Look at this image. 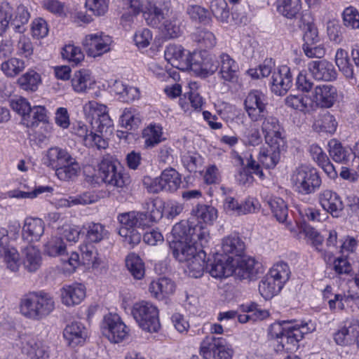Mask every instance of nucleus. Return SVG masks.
Wrapping results in <instances>:
<instances>
[{"mask_svg":"<svg viewBox=\"0 0 359 359\" xmlns=\"http://www.w3.org/2000/svg\"><path fill=\"white\" fill-rule=\"evenodd\" d=\"M334 62L339 70L348 79L353 78V67L350 62L348 52L338 48L335 53Z\"/></svg>","mask_w":359,"mask_h":359,"instance_id":"48","label":"nucleus"},{"mask_svg":"<svg viewBox=\"0 0 359 359\" xmlns=\"http://www.w3.org/2000/svg\"><path fill=\"white\" fill-rule=\"evenodd\" d=\"M283 287V285L267 275L259 283V291L265 299H269L276 295Z\"/></svg>","mask_w":359,"mask_h":359,"instance_id":"51","label":"nucleus"},{"mask_svg":"<svg viewBox=\"0 0 359 359\" xmlns=\"http://www.w3.org/2000/svg\"><path fill=\"white\" fill-rule=\"evenodd\" d=\"M329 146L330 155L334 161L342 163H348L352 152L350 149L343 147L341 143L335 140L330 141Z\"/></svg>","mask_w":359,"mask_h":359,"instance_id":"54","label":"nucleus"},{"mask_svg":"<svg viewBox=\"0 0 359 359\" xmlns=\"http://www.w3.org/2000/svg\"><path fill=\"white\" fill-rule=\"evenodd\" d=\"M210 10L217 21L222 23L228 22L230 11L225 0H212L210 4Z\"/></svg>","mask_w":359,"mask_h":359,"instance_id":"53","label":"nucleus"},{"mask_svg":"<svg viewBox=\"0 0 359 359\" xmlns=\"http://www.w3.org/2000/svg\"><path fill=\"white\" fill-rule=\"evenodd\" d=\"M344 25L351 29H359V11L353 6L346 8L342 13Z\"/></svg>","mask_w":359,"mask_h":359,"instance_id":"59","label":"nucleus"},{"mask_svg":"<svg viewBox=\"0 0 359 359\" xmlns=\"http://www.w3.org/2000/svg\"><path fill=\"white\" fill-rule=\"evenodd\" d=\"M22 350L30 359H46L49 354V347L46 344L32 337L22 339Z\"/></svg>","mask_w":359,"mask_h":359,"instance_id":"28","label":"nucleus"},{"mask_svg":"<svg viewBox=\"0 0 359 359\" xmlns=\"http://www.w3.org/2000/svg\"><path fill=\"white\" fill-rule=\"evenodd\" d=\"M181 183L180 174L174 168H167L162 172L159 178L152 182L149 191L158 193L165 190L173 192L180 188Z\"/></svg>","mask_w":359,"mask_h":359,"instance_id":"13","label":"nucleus"},{"mask_svg":"<svg viewBox=\"0 0 359 359\" xmlns=\"http://www.w3.org/2000/svg\"><path fill=\"white\" fill-rule=\"evenodd\" d=\"M126 266L131 276L136 280H141L145 275L144 263L140 257L131 252L127 255L125 259Z\"/></svg>","mask_w":359,"mask_h":359,"instance_id":"44","label":"nucleus"},{"mask_svg":"<svg viewBox=\"0 0 359 359\" xmlns=\"http://www.w3.org/2000/svg\"><path fill=\"white\" fill-rule=\"evenodd\" d=\"M359 334V320L355 318L347 320L334 336L335 342L340 346H347L355 342Z\"/></svg>","mask_w":359,"mask_h":359,"instance_id":"25","label":"nucleus"},{"mask_svg":"<svg viewBox=\"0 0 359 359\" xmlns=\"http://www.w3.org/2000/svg\"><path fill=\"white\" fill-rule=\"evenodd\" d=\"M285 104L287 107L302 112L310 110L312 107V102L310 98L305 95H289L285 99Z\"/></svg>","mask_w":359,"mask_h":359,"instance_id":"50","label":"nucleus"},{"mask_svg":"<svg viewBox=\"0 0 359 359\" xmlns=\"http://www.w3.org/2000/svg\"><path fill=\"white\" fill-rule=\"evenodd\" d=\"M24 266L29 272L37 271L41 266L42 257L39 249L32 245L24 250Z\"/></svg>","mask_w":359,"mask_h":359,"instance_id":"45","label":"nucleus"},{"mask_svg":"<svg viewBox=\"0 0 359 359\" xmlns=\"http://www.w3.org/2000/svg\"><path fill=\"white\" fill-rule=\"evenodd\" d=\"M191 218L182 220L175 224L172 229V239L170 248L172 255L177 260H184L185 250L191 255L195 250V246L204 248L210 239L209 230L202 224H194Z\"/></svg>","mask_w":359,"mask_h":359,"instance_id":"1","label":"nucleus"},{"mask_svg":"<svg viewBox=\"0 0 359 359\" xmlns=\"http://www.w3.org/2000/svg\"><path fill=\"white\" fill-rule=\"evenodd\" d=\"M4 258L6 266L11 271H17L20 265V255L17 250L11 246L7 229H0V258Z\"/></svg>","mask_w":359,"mask_h":359,"instance_id":"14","label":"nucleus"},{"mask_svg":"<svg viewBox=\"0 0 359 359\" xmlns=\"http://www.w3.org/2000/svg\"><path fill=\"white\" fill-rule=\"evenodd\" d=\"M171 11L170 1H165L162 5L149 1L142 13L147 24L158 28L170 15Z\"/></svg>","mask_w":359,"mask_h":359,"instance_id":"12","label":"nucleus"},{"mask_svg":"<svg viewBox=\"0 0 359 359\" xmlns=\"http://www.w3.org/2000/svg\"><path fill=\"white\" fill-rule=\"evenodd\" d=\"M307 67L316 81L332 82L337 79L338 73L334 65L327 60H312L308 63Z\"/></svg>","mask_w":359,"mask_h":359,"instance_id":"17","label":"nucleus"},{"mask_svg":"<svg viewBox=\"0 0 359 359\" xmlns=\"http://www.w3.org/2000/svg\"><path fill=\"white\" fill-rule=\"evenodd\" d=\"M221 249L224 256L232 261L243 255L245 245L241 237L236 233L224 237L221 241Z\"/></svg>","mask_w":359,"mask_h":359,"instance_id":"23","label":"nucleus"},{"mask_svg":"<svg viewBox=\"0 0 359 359\" xmlns=\"http://www.w3.org/2000/svg\"><path fill=\"white\" fill-rule=\"evenodd\" d=\"M182 163L189 172H196L198 166L201 165L202 158L196 154L187 153L182 156Z\"/></svg>","mask_w":359,"mask_h":359,"instance_id":"64","label":"nucleus"},{"mask_svg":"<svg viewBox=\"0 0 359 359\" xmlns=\"http://www.w3.org/2000/svg\"><path fill=\"white\" fill-rule=\"evenodd\" d=\"M313 100L316 103L325 108L332 107L337 100V88L332 85H318L313 92Z\"/></svg>","mask_w":359,"mask_h":359,"instance_id":"29","label":"nucleus"},{"mask_svg":"<svg viewBox=\"0 0 359 359\" xmlns=\"http://www.w3.org/2000/svg\"><path fill=\"white\" fill-rule=\"evenodd\" d=\"M165 59L173 67L179 69L187 70L191 68L192 53H186L181 45L170 44L165 50Z\"/></svg>","mask_w":359,"mask_h":359,"instance_id":"19","label":"nucleus"},{"mask_svg":"<svg viewBox=\"0 0 359 359\" xmlns=\"http://www.w3.org/2000/svg\"><path fill=\"white\" fill-rule=\"evenodd\" d=\"M266 97L261 91L251 90L244 100V108L249 118L254 122L262 120L267 114Z\"/></svg>","mask_w":359,"mask_h":359,"instance_id":"11","label":"nucleus"},{"mask_svg":"<svg viewBox=\"0 0 359 359\" xmlns=\"http://www.w3.org/2000/svg\"><path fill=\"white\" fill-rule=\"evenodd\" d=\"M255 260L242 256L231 262L232 276L240 280L250 279L255 274Z\"/></svg>","mask_w":359,"mask_h":359,"instance_id":"30","label":"nucleus"},{"mask_svg":"<svg viewBox=\"0 0 359 359\" xmlns=\"http://www.w3.org/2000/svg\"><path fill=\"white\" fill-rule=\"evenodd\" d=\"M45 223L39 218L28 217L22 227V238L28 242L39 241L44 233Z\"/></svg>","mask_w":359,"mask_h":359,"instance_id":"32","label":"nucleus"},{"mask_svg":"<svg viewBox=\"0 0 359 359\" xmlns=\"http://www.w3.org/2000/svg\"><path fill=\"white\" fill-rule=\"evenodd\" d=\"M206 271L215 278H227L232 276L231 260L224 255L217 254L206 264Z\"/></svg>","mask_w":359,"mask_h":359,"instance_id":"24","label":"nucleus"},{"mask_svg":"<svg viewBox=\"0 0 359 359\" xmlns=\"http://www.w3.org/2000/svg\"><path fill=\"white\" fill-rule=\"evenodd\" d=\"M40 81V75L34 70H29L18 80L22 89L30 91H35Z\"/></svg>","mask_w":359,"mask_h":359,"instance_id":"56","label":"nucleus"},{"mask_svg":"<svg viewBox=\"0 0 359 359\" xmlns=\"http://www.w3.org/2000/svg\"><path fill=\"white\" fill-rule=\"evenodd\" d=\"M199 353L203 359H232L234 351L222 338L214 339L212 342L205 339L201 343Z\"/></svg>","mask_w":359,"mask_h":359,"instance_id":"10","label":"nucleus"},{"mask_svg":"<svg viewBox=\"0 0 359 359\" xmlns=\"http://www.w3.org/2000/svg\"><path fill=\"white\" fill-rule=\"evenodd\" d=\"M267 203L276 220L280 223L285 222L286 226L294 234L296 231L292 226L291 223L286 221L288 215V208L285 201L278 196H271L268 199Z\"/></svg>","mask_w":359,"mask_h":359,"instance_id":"35","label":"nucleus"},{"mask_svg":"<svg viewBox=\"0 0 359 359\" xmlns=\"http://www.w3.org/2000/svg\"><path fill=\"white\" fill-rule=\"evenodd\" d=\"M1 70L7 76L14 77L25 68L23 60L13 57L1 64Z\"/></svg>","mask_w":359,"mask_h":359,"instance_id":"57","label":"nucleus"},{"mask_svg":"<svg viewBox=\"0 0 359 359\" xmlns=\"http://www.w3.org/2000/svg\"><path fill=\"white\" fill-rule=\"evenodd\" d=\"M91 184L105 183L116 188H123L129 185L130 179L123 172L120 163L113 156H104L94 167V174L91 177Z\"/></svg>","mask_w":359,"mask_h":359,"instance_id":"3","label":"nucleus"},{"mask_svg":"<svg viewBox=\"0 0 359 359\" xmlns=\"http://www.w3.org/2000/svg\"><path fill=\"white\" fill-rule=\"evenodd\" d=\"M20 313L26 318L39 321L45 319L55 309L54 297L44 291L31 292L20 299Z\"/></svg>","mask_w":359,"mask_h":359,"instance_id":"2","label":"nucleus"},{"mask_svg":"<svg viewBox=\"0 0 359 359\" xmlns=\"http://www.w3.org/2000/svg\"><path fill=\"white\" fill-rule=\"evenodd\" d=\"M144 215L147 218V225L150 223L157 222L163 217V205L161 201L156 200H149L144 203L143 205Z\"/></svg>","mask_w":359,"mask_h":359,"instance_id":"47","label":"nucleus"},{"mask_svg":"<svg viewBox=\"0 0 359 359\" xmlns=\"http://www.w3.org/2000/svg\"><path fill=\"white\" fill-rule=\"evenodd\" d=\"M271 90L277 95H285L291 88L292 76L289 67L283 65L273 72L271 79Z\"/></svg>","mask_w":359,"mask_h":359,"instance_id":"21","label":"nucleus"},{"mask_svg":"<svg viewBox=\"0 0 359 359\" xmlns=\"http://www.w3.org/2000/svg\"><path fill=\"white\" fill-rule=\"evenodd\" d=\"M184 251H187L186 250ZM185 259L178 260L180 262L184 263V271L188 276L193 278H200L203 276V272L206 267L205 256L206 254L203 250H197V246H195V250L191 255L188 252H184Z\"/></svg>","mask_w":359,"mask_h":359,"instance_id":"18","label":"nucleus"},{"mask_svg":"<svg viewBox=\"0 0 359 359\" xmlns=\"http://www.w3.org/2000/svg\"><path fill=\"white\" fill-rule=\"evenodd\" d=\"M267 147H262L258 160L266 168H273L278 163L280 158V148L284 145L267 144Z\"/></svg>","mask_w":359,"mask_h":359,"instance_id":"37","label":"nucleus"},{"mask_svg":"<svg viewBox=\"0 0 359 359\" xmlns=\"http://www.w3.org/2000/svg\"><path fill=\"white\" fill-rule=\"evenodd\" d=\"M62 56L64 59H67L75 65L79 64L84 59V54L81 52V49L70 44L63 48Z\"/></svg>","mask_w":359,"mask_h":359,"instance_id":"63","label":"nucleus"},{"mask_svg":"<svg viewBox=\"0 0 359 359\" xmlns=\"http://www.w3.org/2000/svg\"><path fill=\"white\" fill-rule=\"evenodd\" d=\"M191 69L203 76L213 74L219 68L217 58L215 60L205 51L193 52Z\"/></svg>","mask_w":359,"mask_h":359,"instance_id":"20","label":"nucleus"},{"mask_svg":"<svg viewBox=\"0 0 359 359\" xmlns=\"http://www.w3.org/2000/svg\"><path fill=\"white\" fill-rule=\"evenodd\" d=\"M112 121L105 104L91 102V142L98 149L108 147L107 135L111 132Z\"/></svg>","mask_w":359,"mask_h":359,"instance_id":"4","label":"nucleus"},{"mask_svg":"<svg viewBox=\"0 0 359 359\" xmlns=\"http://www.w3.org/2000/svg\"><path fill=\"white\" fill-rule=\"evenodd\" d=\"M262 130L266 144L284 145L283 128L277 118L265 116L262 123Z\"/></svg>","mask_w":359,"mask_h":359,"instance_id":"16","label":"nucleus"},{"mask_svg":"<svg viewBox=\"0 0 359 359\" xmlns=\"http://www.w3.org/2000/svg\"><path fill=\"white\" fill-rule=\"evenodd\" d=\"M140 123V118L135 109L126 108L121 116V126L127 129L137 127Z\"/></svg>","mask_w":359,"mask_h":359,"instance_id":"60","label":"nucleus"},{"mask_svg":"<svg viewBox=\"0 0 359 359\" xmlns=\"http://www.w3.org/2000/svg\"><path fill=\"white\" fill-rule=\"evenodd\" d=\"M100 327L102 335L114 344L121 342L129 334L128 328L116 313L105 315Z\"/></svg>","mask_w":359,"mask_h":359,"instance_id":"8","label":"nucleus"},{"mask_svg":"<svg viewBox=\"0 0 359 359\" xmlns=\"http://www.w3.org/2000/svg\"><path fill=\"white\" fill-rule=\"evenodd\" d=\"M175 288V284L170 279L161 278L151 282L149 291L154 297L162 299L172 294Z\"/></svg>","mask_w":359,"mask_h":359,"instance_id":"38","label":"nucleus"},{"mask_svg":"<svg viewBox=\"0 0 359 359\" xmlns=\"http://www.w3.org/2000/svg\"><path fill=\"white\" fill-rule=\"evenodd\" d=\"M290 182L294 191L302 195L313 194L321 185L317 170L306 165H301L292 171Z\"/></svg>","mask_w":359,"mask_h":359,"instance_id":"6","label":"nucleus"},{"mask_svg":"<svg viewBox=\"0 0 359 359\" xmlns=\"http://www.w3.org/2000/svg\"><path fill=\"white\" fill-rule=\"evenodd\" d=\"M111 38L102 32L91 34V57H97L111 49Z\"/></svg>","mask_w":359,"mask_h":359,"instance_id":"41","label":"nucleus"},{"mask_svg":"<svg viewBox=\"0 0 359 359\" xmlns=\"http://www.w3.org/2000/svg\"><path fill=\"white\" fill-rule=\"evenodd\" d=\"M132 314L142 330L148 332H157L159 330L158 310L153 304L144 301L135 303L132 309Z\"/></svg>","mask_w":359,"mask_h":359,"instance_id":"7","label":"nucleus"},{"mask_svg":"<svg viewBox=\"0 0 359 359\" xmlns=\"http://www.w3.org/2000/svg\"><path fill=\"white\" fill-rule=\"evenodd\" d=\"M56 175L61 180L67 181L76 177L80 172L79 165L71 157V161L56 170Z\"/></svg>","mask_w":359,"mask_h":359,"instance_id":"55","label":"nucleus"},{"mask_svg":"<svg viewBox=\"0 0 359 359\" xmlns=\"http://www.w3.org/2000/svg\"><path fill=\"white\" fill-rule=\"evenodd\" d=\"M217 63L218 75L224 83H233L237 81L238 65L229 55L225 53H220L217 57Z\"/></svg>","mask_w":359,"mask_h":359,"instance_id":"22","label":"nucleus"},{"mask_svg":"<svg viewBox=\"0 0 359 359\" xmlns=\"http://www.w3.org/2000/svg\"><path fill=\"white\" fill-rule=\"evenodd\" d=\"M192 41L201 49H211L215 46L217 39L215 34L206 28H198L191 34Z\"/></svg>","mask_w":359,"mask_h":359,"instance_id":"42","label":"nucleus"},{"mask_svg":"<svg viewBox=\"0 0 359 359\" xmlns=\"http://www.w3.org/2000/svg\"><path fill=\"white\" fill-rule=\"evenodd\" d=\"M315 125L323 131L333 133L336 130L337 123L334 116L330 113H325L316 121Z\"/></svg>","mask_w":359,"mask_h":359,"instance_id":"61","label":"nucleus"},{"mask_svg":"<svg viewBox=\"0 0 359 359\" xmlns=\"http://www.w3.org/2000/svg\"><path fill=\"white\" fill-rule=\"evenodd\" d=\"M302 9V0H277V12L283 17L293 20L296 19Z\"/></svg>","mask_w":359,"mask_h":359,"instance_id":"40","label":"nucleus"},{"mask_svg":"<svg viewBox=\"0 0 359 359\" xmlns=\"http://www.w3.org/2000/svg\"><path fill=\"white\" fill-rule=\"evenodd\" d=\"M117 219L121 225L118 234L123 238V242L131 248L137 245L142 236L136 228H144L147 226L144 213L140 211L124 212L119 214Z\"/></svg>","mask_w":359,"mask_h":359,"instance_id":"5","label":"nucleus"},{"mask_svg":"<svg viewBox=\"0 0 359 359\" xmlns=\"http://www.w3.org/2000/svg\"><path fill=\"white\" fill-rule=\"evenodd\" d=\"M260 208L257 200L248 198L243 203H239L236 198L228 196L224 201L223 208L226 213L230 215L241 216L257 212Z\"/></svg>","mask_w":359,"mask_h":359,"instance_id":"15","label":"nucleus"},{"mask_svg":"<svg viewBox=\"0 0 359 359\" xmlns=\"http://www.w3.org/2000/svg\"><path fill=\"white\" fill-rule=\"evenodd\" d=\"M290 273V267L287 263L278 262L272 266L268 275L283 286L289 280Z\"/></svg>","mask_w":359,"mask_h":359,"instance_id":"52","label":"nucleus"},{"mask_svg":"<svg viewBox=\"0 0 359 359\" xmlns=\"http://www.w3.org/2000/svg\"><path fill=\"white\" fill-rule=\"evenodd\" d=\"M63 336L69 346L75 347L86 341L87 332L81 323L75 322L66 326Z\"/></svg>","mask_w":359,"mask_h":359,"instance_id":"34","label":"nucleus"},{"mask_svg":"<svg viewBox=\"0 0 359 359\" xmlns=\"http://www.w3.org/2000/svg\"><path fill=\"white\" fill-rule=\"evenodd\" d=\"M29 19V13L27 8L23 6H20L16 8L14 17L13 15H12L11 22L16 31L22 33L25 30L24 25L27 23Z\"/></svg>","mask_w":359,"mask_h":359,"instance_id":"58","label":"nucleus"},{"mask_svg":"<svg viewBox=\"0 0 359 359\" xmlns=\"http://www.w3.org/2000/svg\"><path fill=\"white\" fill-rule=\"evenodd\" d=\"M269 334L276 339L277 345L275 350L277 352L285 351L292 352L298 347L300 341L291 327H283L280 323H275L269 327Z\"/></svg>","mask_w":359,"mask_h":359,"instance_id":"9","label":"nucleus"},{"mask_svg":"<svg viewBox=\"0 0 359 359\" xmlns=\"http://www.w3.org/2000/svg\"><path fill=\"white\" fill-rule=\"evenodd\" d=\"M323 301L332 312L343 311L346 305L353 302V294L334 292L331 286H327L323 291Z\"/></svg>","mask_w":359,"mask_h":359,"instance_id":"26","label":"nucleus"},{"mask_svg":"<svg viewBox=\"0 0 359 359\" xmlns=\"http://www.w3.org/2000/svg\"><path fill=\"white\" fill-rule=\"evenodd\" d=\"M46 110L43 107L34 106L30 107V111H27V114L21 119V123L26 127H34L39 122H43L46 120Z\"/></svg>","mask_w":359,"mask_h":359,"instance_id":"49","label":"nucleus"},{"mask_svg":"<svg viewBox=\"0 0 359 359\" xmlns=\"http://www.w3.org/2000/svg\"><path fill=\"white\" fill-rule=\"evenodd\" d=\"M63 304L72 306L80 304L86 297V287L80 283L65 285L60 290Z\"/></svg>","mask_w":359,"mask_h":359,"instance_id":"31","label":"nucleus"},{"mask_svg":"<svg viewBox=\"0 0 359 359\" xmlns=\"http://www.w3.org/2000/svg\"><path fill=\"white\" fill-rule=\"evenodd\" d=\"M322 208L333 217H338L344 210V203L340 196L330 189L322 191L318 195Z\"/></svg>","mask_w":359,"mask_h":359,"instance_id":"27","label":"nucleus"},{"mask_svg":"<svg viewBox=\"0 0 359 359\" xmlns=\"http://www.w3.org/2000/svg\"><path fill=\"white\" fill-rule=\"evenodd\" d=\"M142 136L145 149L154 148L165 140L163 137V128L156 123H151L147 126L142 130Z\"/></svg>","mask_w":359,"mask_h":359,"instance_id":"36","label":"nucleus"},{"mask_svg":"<svg viewBox=\"0 0 359 359\" xmlns=\"http://www.w3.org/2000/svg\"><path fill=\"white\" fill-rule=\"evenodd\" d=\"M181 25L182 21L180 15L171 11L170 15L158 29L161 30L166 39H176L182 34Z\"/></svg>","mask_w":359,"mask_h":359,"instance_id":"33","label":"nucleus"},{"mask_svg":"<svg viewBox=\"0 0 359 359\" xmlns=\"http://www.w3.org/2000/svg\"><path fill=\"white\" fill-rule=\"evenodd\" d=\"M191 215L198 220V224L204 223L212 225L218 217V212L215 207L204 204L196 205L191 210Z\"/></svg>","mask_w":359,"mask_h":359,"instance_id":"39","label":"nucleus"},{"mask_svg":"<svg viewBox=\"0 0 359 359\" xmlns=\"http://www.w3.org/2000/svg\"><path fill=\"white\" fill-rule=\"evenodd\" d=\"M301 231L311 241V245L315 247L317 250H321L324 238L317 230L311 226L304 225L301 227Z\"/></svg>","mask_w":359,"mask_h":359,"instance_id":"62","label":"nucleus"},{"mask_svg":"<svg viewBox=\"0 0 359 359\" xmlns=\"http://www.w3.org/2000/svg\"><path fill=\"white\" fill-rule=\"evenodd\" d=\"M71 156L69 153L60 147H54L50 148L46 153L45 163L57 170L61 165L66 164L71 161Z\"/></svg>","mask_w":359,"mask_h":359,"instance_id":"43","label":"nucleus"},{"mask_svg":"<svg viewBox=\"0 0 359 359\" xmlns=\"http://www.w3.org/2000/svg\"><path fill=\"white\" fill-rule=\"evenodd\" d=\"M43 252L45 255L52 257L63 256L67 252V246L61 238L53 236L44 243Z\"/></svg>","mask_w":359,"mask_h":359,"instance_id":"46","label":"nucleus"}]
</instances>
